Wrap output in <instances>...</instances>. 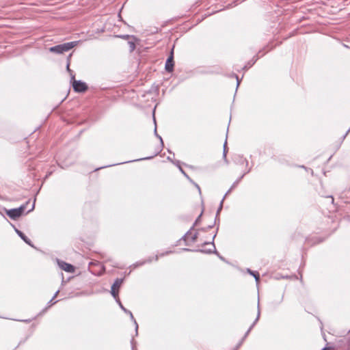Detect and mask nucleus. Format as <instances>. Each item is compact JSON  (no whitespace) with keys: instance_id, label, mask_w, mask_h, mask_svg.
Returning a JSON list of instances; mask_svg holds the SVG:
<instances>
[{"instance_id":"obj_1","label":"nucleus","mask_w":350,"mask_h":350,"mask_svg":"<svg viewBox=\"0 0 350 350\" xmlns=\"http://www.w3.org/2000/svg\"><path fill=\"white\" fill-rule=\"evenodd\" d=\"M78 42L74 41V42H70L64 43L62 44H58L54 46H52L49 49V51L52 53L61 54L64 52L68 51L73 47H75L77 44Z\"/></svg>"},{"instance_id":"obj_2","label":"nucleus","mask_w":350,"mask_h":350,"mask_svg":"<svg viewBox=\"0 0 350 350\" xmlns=\"http://www.w3.org/2000/svg\"><path fill=\"white\" fill-rule=\"evenodd\" d=\"M28 203L29 202H27L26 204H22L20 207L16 208L6 210L7 215L12 219H18L24 213Z\"/></svg>"},{"instance_id":"obj_3","label":"nucleus","mask_w":350,"mask_h":350,"mask_svg":"<svg viewBox=\"0 0 350 350\" xmlns=\"http://www.w3.org/2000/svg\"><path fill=\"white\" fill-rule=\"evenodd\" d=\"M72 87L77 92H83L88 89V85L85 83L81 81H77L75 79V75L72 76Z\"/></svg>"},{"instance_id":"obj_4","label":"nucleus","mask_w":350,"mask_h":350,"mask_svg":"<svg viewBox=\"0 0 350 350\" xmlns=\"http://www.w3.org/2000/svg\"><path fill=\"white\" fill-rule=\"evenodd\" d=\"M165 69L167 72H171L174 69V52L173 49L171 51L170 55L166 60Z\"/></svg>"},{"instance_id":"obj_5","label":"nucleus","mask_w":350,"mask_h":350,"mask_svg":"<svg viewBox=\"0 0 350 350\" xmlns=\"http://www.w3.org/2000/svg\"><path fill=\"white\" fill-rule=\"evenodd\" d=\"M118 303L120 307V308L126 313V314H129L130 316V318L134 322V324L135 325V331H136V334H137V330H138V324L137 323V321H135L132 312L127 310L126 308H125L123 305L122 304L121 301H120V299H118Z\"/></svg>"},{"instance_id":"obj_6","label":"nucleus","mask_w":350,"mask_h":350,"mask_svg":"<svg viewBox=\"0 0 350 350\" xmlns=\"http://www.w3.org/2000/svg\"><path fill=\"white\" fill-rule=\"evenodd\" d=\"M58 264L62 268V269L67 272L72 273L75 270L74 267L72 265L65 262L64 261H58Z\"/></svg>"},{"instance_id":"obj_7","label":"nucleus","mask_w":350,"mask_h":350,"mask_svg":"<svg viewBox=\"0 0 350 350\" xmlns=\"http://www.w3.org/2000/svg\"><path fill=\"white\" fill-rule=\"evenodd\" d=\"M17 234L28 245H31V241L20 230L16 229Z\"/></svg>"},{"instance_id":"obj_8","label":"nucleus","mask_w":350,"mask_h":350,"mask_svg":"<svg viewBox=\"0 0 350 350\" xmlns=\"http://www.w3.org/2000/svg\"><path fill=\"white\" fill-rule=\"evenodd\" d=\"M260 308H259V304H258V312H257V317L254 321V322L253 323V324L250 327L249 329L247 331L245 335V338L247 336V334H249V332L252 330V329L253 328V327L254 326V325L257 323V321H258L259 318H260Z\"/></svg>"},{"instance_id":"obj_9","label":"nucleus","mask_w":350,"mask_h":350,"mask_svg":"<svg viewBox=\"0 0 350 350\" xmlns=\"http://www.w3.org/2000/svg\"><path fill=\"white\" fill-rule=\"evenodd\" d=\"M235 186V183L232 185V187L226 192L225 196L224 197V198L221 200V202H220V204H219V206L217 209V215H218L219 213V212L221 211V210L222 209V207H223V202H224V198L231 191V190L232 189V188Z\"/></svg>"},{"instance_id":"obj_10","label":"nucleus","mask_w":350,"mask_h":350,"mask_svg":"<svg viewBox=\"0 0 350 350\" xmlns=\"http://www.w3.org/2000/svg\"><path fill=\"white\" fill-rule=\"evenodd\" d=\"M123 282V279H120V278H117L114 283L113 284L112 286L113 288H116L118 290V288L120 287V286L122 285Z\"/></svg>"},{"instance_id":"obj_11","label":"nucleus","mask_w":350,"mask_h":350,"mask_svg":"<svg viewBox=\"0 0 350 350\" xmlns=\"http://www.w3.org/2000/svg\"><path fill=\"white\" fill-rule=\"evenodd\" d=\"M111 293L112 296L115 299H116V301H118V299H119V298H118V290L116 289V288H113V287H111Z\"/></svg>"},{"instance_id":"obj_12","label":"nucleus","mask_w":350,"mask_h":350,"mask_svg":"<svg viewBox=\"0 0 350 350\" xmlns=\"http://www.w3.org/2000/svg\"><path fill=\"white\" fill-rule=\"evenodd\" d=\"M128 44H129V47H130V51H133L135 50V44L134 42L129 41Z\"/></svg>"},{"instance_id":"obj_13","label":"nucleus","mask_w":350,"mask_h":350,"mask_svg":"<svg viewBox=\"0 0 350 350\" xmlns=\"http://www.w3.org/2000/svg\"><path fill=\"white\" fill-rule=\"evenodd\" d=\"M191 229L193 228H191V229H189V230L183 237V239L186 241L187 239L190 237V235L191 234L190 231H191Z\"/></svg>"},{"instance_id":"obj_14","label":"nucleus","mask_w":350,"mask_h":350,"mask_svg":"<svg viewBox=\"0 0 350 350\" xmlns=\"http://www.w3.org/2000/svg\"><path fill=\"white\" fill-rule=\"evenodd\" d=\"M248 271L250 273V274H252L255 278L256 281L258 282L260 279L258 273H255L252 272V271H250V269Z\"/></svg>"},{"instance_id":"obj_15","label":"nucleus","mask_w":350,"mask_h":350,"mask_svg":"<svg viewBox=\"0 0 350 350\" xmlns=\"http://www.w3.org/2000/svg\"><path fill=\"white\" fill-rule=\"evenodd\" d=\"M226 145H227V142L226 141L225 142L224 144V152H223V154H224V157L226 158V153H227V150H226Z\"/></svg>"},{"instance_id":"obj_16","label":"nucleus","mask_w":350,"mask_h":350,"mask_svg":"<svg viewBox=\"0 0 350 350\" xmlns=\"http://www.w3.org/2000/svg\"><path fill=\"white\" fill-rule=\"evenodd\" d=\"M191 236V239L192 242H195L198 238V233H195L193 235Z\"/></svg>"},{"instance_id":"obj_17","label":"nucleus","mask_w":350,"mask_h":350,"mask_svg":"<svg viewBox=\"0 0 350 350\" xmlns=\"http://www.w3.org/2000/svg\"><path fill=\"white\" fill-rule=\"evenodd\" d=\"M117 37L118 38H121L124 40H128L130 38V36L129 35H120V36H117Z\"/></svg>"},{"instance_id":"obj_18","label":"nucleus","mask_w":350,"mask_h":350,"mask_svg":"<svg viewBox=\"0 0 350 350\" xmlns=\"http://www.w3.org/2000/svg\"><path fill=\"white\" fill-rule=\"evenodd\" d=\"M69 66H70V62H69V61H68V64H67L66 68H67L68 72H70V75H71V77H72V76L73 75H72V71L70 69Z\"/></svg>"},{"instance_id":"obj_19","label":"nucleus","mask_w":350,"mask_h":350,"mask_svg":"<svg viewBox=\"0 0 350 350\" xmlns=\"http://www.w3.org/2000/svg\"><path fill=\"white\" fill-rule=\"evenodd\" d=\"M198 252H203V253H211L212 252V250L211 249H209L208 250L206 251L204 250H197Z\"/></svg>"},{"instance_id":"obj_20","label":"nucleus","mask_w":350,"mask_h":350,"mask_svg":"<svg viewBox=\"0 0 350 350\" xmlns=\"http://www.w3.org/2000/svg\"><path fill=\"white\" fill-rule=\"evenodd\" d=\"M201 215H202V213L198 216V217L196 219L195 223L193 224V226H192V228H194L195 225L197 224V223L200 220V217H201Z\"/></svg>"},{"instance_id":"obj_21","label":"nucleus","mask_w":350,"mask_h":350,"mask_svg":"<svg viewBox=\"0 0 350 350\" xmlns=\"http://www.w3.org/2000/svg\"><path fill=\"white\" fill-rule=\"evenodd\" d=\"M58 293H59V291H57L55 293V295H54L53 297L50 300V301L49 302V304H51V302L53 301V299L55 297H56V296L57 295Z\"/></svg>"},{"instance_id":"obj_22","label":"nucleus","mask_w":350,"mask_h":350,"mask_svg":"<svg viewBox=\"0 0 350 350\" xmlns=\"http://www.w3.org/2000/svg\"><path fill=\"white\" fill-rule=\"evenodd\" d=\"M154 133H155L156 135H157V136L160 139V140H161V143H163L162 138H161V136H159V135H157V129H154Z\"/></svg>"},{"instance_id":"obj_23","label":"nucleus","mask_w":350,"mask_h":350,"mask_svg":"<svg viewBox=\"0 0 350 350\" xmlns=\"http://www.w3.org/2000/svg\"><path fill=\"white\" fill-rule=\"evenodd\" d=\"M34 206H35V205H34V202H33L31 208L29 210H28L27 213L32 211L34 209Z\"/></svg>"},{"instance_id":"obj_24","label":"nucleus","mask_w":350,"mask_h":350,"mask_svg":"<svg viewBox=\"0 0 350 350\" xmlns=\"http://www.w3.org/2000/svg\"><path fill=\"white\" fill-rule=\"evenodd\" d=\"M322 350H332V348H331V347H325Z\"/></svg>"},{"instance_id":"obj_25","label":"nucleus","mask_w":350,"mask_h":350,"mask_svg":"<svg viewBox=\"0 0 350 350\" xmlns=\"http://www.w3.org/2000/svg\"><path fill=\"white\" fill-rule=\"evenodd\" d=\"M179 169H180V170L181 171V172L183 174H184L185 176H187V174L185 173V172L183 171V170L180 167H179Z\"/></svg>"},{"instance_id":"obj_26","label":"nucleus","mask_w":350,"mask_h":350,"mask_svg":"<svg viewBox=\"0 0 350 350\" xmlns=\"http://www.w3.org/2000/svg\"><path fill=\"white\" fill-rule=\"evenodd\" d=\"M237 80V86L239 85V80L237 76H236Z\"/></svg>"},{"instance_id":"obj_27","label":"nucleus","mask_w":350,"mask_h":350,"mask_svg":"<svg viewBox=\"0 0 350 350\" xmlns=\"http://www.w3.org/2000/svg\"><path fill=\"white\" fill-rule=\"evenodd\" d=\"M196 187H197V188L198 189V190L200 191V187H199L198 185H196Z\"/></svg>"},{"instance_id":"obj_28","label":"nucleus","mask_w":350,"mask_h":350,"mask_svg":"<svg viewBox=\"0 0 350 350\" xmlns=\"http://www.w3.org/2000/svg\"><path fill=\"white\" fill-rule=\"evenodd\" d=\"M183 250H185V251H190V250L187 249V248H185V249H183Z\"/></svg>"}]
</instances>
